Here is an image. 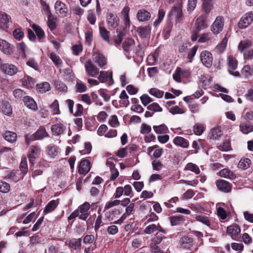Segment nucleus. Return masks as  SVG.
Listing matches in <instances>:
<instances>
[{
  "instance_id": "nucleus-1",
  "label": "nucleus",
  "mask_w": 253,
  "mask_h": 253,
  "mask_svg": "<svg viewBox=\"0 0 253 253\" xmlns=\"http://www.w3.org/2000/svg\"><path fill=\"white\" fill-rule=\"evenodd\" d=\"M49 135L43 126H40L39 128L32 135H25L26 143L29 145L32 141L42 140L45 137H48Z\"/></svg>"
},
{
  "instance_id": "nucleus-2",
  "label": "nucleus",
  "mask_w": 253,
  "mask_h": 253,
  "mask_svg": "<svg viewBox=\"0 0 253 253\" xmlns=\"http://www.w3.org/2000/svg\"><path fill=\"white\" fill-rule=\"evenodd\" d=\"M225 20L222 16H217L211 26V31L214 35L220 34L223 30Z\"/></svg>"
},
{
  "instance_id": "nucleus-3",
  "label": "nucleus",
  "mask_w": 253,
  "mask_h": 253,
  "mask_svg": "<svg viewBox=\"0 0 253 253\" xmlns=\"http://www.w3.org/2000/svg\"><path fill=\"white\" fill-rule=\"evenodd\" d=\"M253 21V12L250 11L245 14L240 19L238 26L241 29H243L249 26Z\"/></svg>"
},
{
  "instance_id": "nucleus-4",
  "label": "nucleus",
  "mask_w": 253,
  "mask_h": 253,
  "mask_svg": "<svg viewBox=\"0 0 253 253\" xmlns=\"http://www.w3.org/2000/svg\"><path fill=\"white\" fill-rule=\"evenodd\" d=\"M41 152V149L39 146L32 145L30 146L28 154V158L32 165L35 164L36 159L40 155Z\"/></svg>"
},
{
  "instance_id": "nucleus-5",
  "label": "nucleus",
  "mask_w": 253,
  "mask_h": 253,
  "mask_svg": "<svg viewBox=\"0 0 253 253\" xmlns=\"http://www.w3.org/2000/svg\"><path fill=\"white\" fill-rule=\"evenodd\" d=\"M169 16L174 15L176 23L180 22L183 19L182 6L181 3L172 7L168 14Z\"/></svg>"
},
{
  "instance_id": "nucleus-6",
  "label": "nucleus",
  "mask_w": 253,
  "mask_h": 253,
  "mask_svg": "<svg viewBox=\"0 0 253 253\" xmlns=\"http://www.w3.org/2000/svg\"><path fill=\"white\" fill-rule=\"evenodd\" d=\"M56 13L59 17L64 18L68 14V8L66 4L60 0L56 1L54 5Z\"/></svg>"
},
{
  "instance_id": "nucleus-7",
  "label": "nucleus",
  "mask_w": 253,
  "mask_h": 253,
  "mask_svg": "<svg viewBox=\"0 0 253 253\" xmlns=\"http://www.w3.org/2000/svg\"><path fill=\"white\" fill-rule=\"evenodd\" d=\"M92 60L94 63L102 69L107 64V58L99 51H95L92 53Z\"/></svg>"
},
{
  "instance_id": "nucleus-8",
  "label": "nucleus",
  "mask_w": 253,
  "mask_h": 253,
  "mask_svg": "<svg viewBox=\"0 0 253 253\" xmlns=\"http://www.w3.org/2000/svg\"><path fill=\"white\" fill-rule=\"evenodd\" d=\"M85 71L88 75L95 77L99 74L98 68L90 59H88L84 64Z\"/></svg>"
},
{
  "instance_id": "nucleus-9",
  "label": "nucleus",
  "mask_w": 253,
  "mask_h": 253,
  "mask_svg": "<svg viewBox=\"0 0 253 253\" xmlns=\"http://www.w3.org/2000/svg\"><path fill=\"white\" fill-rule=\"evenodd\" d=\"M99 74L98 79L101 83H106L108 86L114 84L112 72L108 74L107 71H101Z\"/></svg>"
},
{
  "instance_id": "nucleus-10",
  "label": "nucleus",
  "mask_w": 253,
  "mask_h": 253,
  "mask_svg": "<svg viewBox=\"0 0 253 253\" xmlns=\"http://www.w3.org/2000/svg\"><path fill=\"white\" fill-rule=\"evenodd\" d=\"M200 60L203 64L207 68H210L212 64V55L209 51L204 50L200 54Z\"/></svg>"
},
{
  "instance_id": "nucleus-11",
  "label": "nucleus",
  "mask_w": 253,
  "mask_h": 253,
  "mask_svg": "<svg viewBox=\"0 0 253 253\" xmlns=\"http://www.w3.org/2000/svg\"><path fill=\"white\" fill-rule=\"evenodd\" d=\"M0 70L5 74L13 76L18 72L17 67L13 64L9 63L1 64Z\"/></svg>"
},
{
  "instance_id": "nucleus-12",
  "label": "nucleus",
  "mask_w": 253,
  "mask_h": 253,
  "mask_svg": "<svg viewBox=\"0 0 253 253\" xmlns=\"http://www.w3.org/2000/svg\"><path fill=\"white\" fill-rule=\"evenodd\" d=\"M90 209V204L88 202H85L80 206L77 211H79V218L80 219L85 220L89 215V210Z\"/></svg>"
},
{
  "instance_id": "nucleus-13",
  "label": "nucleus",
  "mask_w": 253,
  "mask_h": 253,
  "mask_svg": "<svg viewBox=\"0 0 253 253\" xmlns=\"http://www.w3.org/2000/svg\"><path fill=\"white\" fill-rule=\"evenodd\" d=\"M107 23L109 29H114L119 25V18L116 15L109 13L107 16Z\"/></svg>"
},
{
  "instance_id": "nucleus-14",
  "label": "nucleus",
  "mask_w": 253,
  "mask_h": 253,
  "mask_svg": "<svg viewBox=\"0 0 253 253\" xmlns=\"http://www.w3.org/2000/svg\"><path fill=\"white\" fill-rule=\"evenodd\" d=\"M207 17L205 15H201L199 16L195 21V29L198 31H201L208 27L207 23Z\"/></svg>"
},
{
  "instance_id": "nucleus-15",
  "label": "nucleus",
  "mask_w": 253,
  "mask_h": 253,
  "mask_svg": "<svg viewBox=\"0 0 253 253\" xmlns=\"http://www.w3.org/2000/svg\"><path fill=\"white\" fill-rule=\"evenodd\" d=\"M215 184L218 189L223 192L229 193L231 191L230 183L225 180L218 179L216 181Z\"/></svg>"
},
{
  "instance_id": "nucleus-16",
  "label": "nucleus",
  "mask_w": 253,
  "mask_h": 253,
  "mask_svg": "<svg viewBox=\"0 0 253 253\" xmlns=\"http://www.w3.org/2000/svg\"><path fill=\"white\" fill-rule=\"evenodd\" d=\"M240 232L241 228L239 226L236 224L229 226L227 229L228 234L231 236L232 239L235 240H237Z\"/></svg>"
},
{
  "instance_id": "nucleus-17",
  "label": "nucleus",
  "mask_w": 253,
  "mask_h": 253,
  "mask_svg": "<svg viewBox=\"0 0 253 253\" xmlns=\"http://www.w3.org/2000/svg\"><path fill=\"white\" fill-rule=\"evenodd\" d=\"M0 50L5 54L10 55L13 52V47L6 41L0 39Z\"/></svg>"
},
{
  "instance_id": "nucleus-18",
  "label": "nucleus",
  "mask_w": 253,
  "mask_h": 253,
  "mask_svg": "<svg viewBox=\"0 0 253 253\" xmlns=\"http://www.w3.org/2000/svg\"><path fill=\"white\" fill-rule=\"evenodd\" d=\"M154 151L153 157L156 159L159 158L162 155L164 150L163 149L160 148L158 145H155L151 147H149L147 149L148 154L151 155V153Z\"/></svg>"
},
{
  "instance_id": "nucleus-19",
  "label": "nucleus",
  "mask_w": 253,
  "mask_h": 253,
  "mask_svg": "<svg viewBox=\"0 0 253 253\" xmlns=\"http://www.w3.org/2000/svg\"><path fill=\"white\" fill-rule=\"evenodd\" d=\"M151 17V13L144 9L139 10L136 14V18L139 22L149 21Z\"/></svg>"
},
{
  "instance_id": "nucleus-20",
  "label": "nucleus",
  "mask_w": 253,
  "mask_h": 253,
  "mask_svg": "<svg viewBox=\"0 0 253 253\" xmlns=\"http://www.w3.org/2000/svg\"><path fill=\"white\" fill-rule=\"evenodd\" d=\"M90 163L87 160H82L79 166V173L85 174L89 172L90 169Z\"/></svg>"
},
{
  "instance_id": "nucleus-21",
  "label": "nucleus",
  "mask_w": 253,
  "mask_h": 253,
  "mask_svg": "<svg viewBox=\"0 0 253 253\" xmlns=\"http://www.w3.org/2000/svg\"><path fill=\"white\" fill-rule=\"evenodd\" d=\"M23 101L24 103V104L29 109H31L34 111H36L38 110V108L36 102L34 100V99L30 96H24Z\"/></svg>"
},
{
  "instance_id": "nucleus-22",
  "label": "nucleus",
  "mask_w": 253,
  "mask_h": 253,
  "mask_svg": "<svg viewBox=\"0 0 253 253\" xmlns=\"http://www.w3.org/2000/svg\"><path fill=\"white\" fill-rule=\"evenodd\" d=\"M51 129L53 135H60L64 133L66 127L61 123H57L52 125Z\"/></svg>"
},
{
  "instance_id": "nucleus-23",
  "label": "nucleus",
  "mask_w": 253,
  "mask_h": 253,
  "mask_svg": "<svg viewBox=\"0 0 253 253\" xmlns=\"http://www.w3.org/2000/svg\"><path fill=\"white\" fill-rule=\"evenodd\" d=\"M136 31L140 38H147L150 36L151 28L149 25L140 26L137 28Z\"/></svg>"
},
{
  "instance_id": "nucleus-24",
  "label": "nucleus",
  "mask_w": 253,
  "mask_h": 253,
  "mask_svg": "<svg viewBox=\"0 0 253 253\" xmlns=\"http://www.w3.org/2000/svg\"><path fill=\"white\" fill-rule=\"evenodd\" d=\"M81 238H73L69 241L68 247L71 252L80 250L81 247Z\"/></svg>"
},
{
  "instance_id": "nucleus-25",
  "label": "nucleus",
  "mask_w": 253,
  "mask_h": 253,
  "mask_svg": "<svg viewBox=\"0 0 253 253\" xmlns=\"http://www.w3.org/2000/svg\"><path fill=\"white\" fill-rule=\"evenodd\" d=\"M21 83L23 86L26 87L27 88H33L36 84V81L33 78L28 76H25L21 79Z\"/></svg>"
},
{
  "instance_id": "nucleus-26",
  "label": "nucleus",
  "mask_w": 253,
  "mask_h": 253,
  "mask_svg": "<svg viewBox=\"0 0 253 253\" xmlns=\"http://www.w3.org/2000/svg\"><path fill=\"white\" fill-rule=\"evenodd\" d=\"M134 41L132 39H127L123 43V48L125 51L129 53L134 49Z\"/></svg>"
},
{
  "instance_id": "nucleus-27",
  "label": "nucleus",
  "mask_w": 253,
  "mask_h": 253,
  "mask_svg": "<svg viewBox=\"0 0 253 253\" xmlns=\"http://www.w3.org/2000/svg\"><path fill=\"white\" fill-rule=\"evenodd\" d=\"M171 226H177L182 224L185 220L184 216L181 215H172L169 217Z\"/></svg>"
},
{
  "instance_id": "nucleus-28",
  "label": "nucleus",
  "mask_w": 253,
  "mask_h": 253,
  "mask_svg": "<svg viewBox=\"0 0 253 253\" xmlns=\"http://www.w3.org/2000/svg\"><path fill=\"white\" fill-rule=\"evenodd\" d=\"M173 142L175 145L183 148H187L189 146V141L181 136H176L174 138Z\"/></svg>"
},
{
  "instance_id": "nucleus-29",
  "label": "nucleus",
  "mask_w": 253,
  "mask_h": 253,
  "mask_svg": "<svg viewBox=\"0 0 253 253\" xmlns=\"http://www.w3.org/2000/svg\"><path fill=\"white\" fill-rule=\"evenodd\" d=\"M59 203L58 200H53L50 201L45 207L43 213L47 214L53 211L56 208Z\"/></svg>"
},
{
  "instance_id": "nucleus-30",
  "label": "nucleus",
  "mask_w": 253,
  "mask_h": 253,
  "mask_svg": "<svg viewBox=\"0 0 253 253\" xmlns=\"http://www.w3.org/2000/svg\"><path fill=\"white\" fill-rule=\"evenodd\" d=\"M219 175L230 179H234L236 177V175L228 169H223L220 170Z\"/></svg>"
},
{
  "instance_id": "nucleus-31",
  "label": "nucleus",
  "mask_w": 253,
  "mask_h": 253,
  "mask_svg": "<svg viewBox=\"0 0 253 253\" xmlns=\"http://www.w3.org/2000/svg\"><path fill=\"white\" fill-rule=\"evenodd\" d=\"M227 63L228 66V70H235L238 66V61L233 55H229L227 57Z\"/></svg>"
},
{
  "instance_id": "nucleus-32",
  "label": "nucleus",
  "mask_w": 253,
  "mask_h": 253,
  "mask_svg": "<svg viewBox=\"0 0 253 253\" xmlns=\"http://www.w3.org/2000/svg\"><path fill=\"white\" fill-rule=\"evenodd\" d=\"M2 112L7 116H10L12 113V109L9 103L6 100H3L1 103Z\"/></svg>"
},
{
  "instance_id": "nucleus-33",
  "label": "nucleus",
  "mask_w": 253,
  "mask_h": 253,
  "mask_svg": "<svg viewBox=\"0 0 253 253\" xmlns=\"http://www.w3.org/2000/svg\"><path fill=\"white\" fill-rule=\"evenodd\" d=\"M3 136L5 140L10 143L15 142L17 139L16 133L11 131H6L3 134Z\"/></svg>"
},
{
  "instance_id": "nucleus-34",
  "label": "nucleus",
  "mask_w": 253,
  "mask_h": 253,
  "mask_svg": "<svg viewBox=\"0 0 253 253\" xmlns=\"http://www.w3.org/2000/svg\"><path fill=\"white\" fill-rule=\"evenodd\" d=\"M47 25L48 28L50 29L51 31H53L56 28L57 24L56 20L57 18L53 16V15H49L47 16Z\"/></svg>"
},
{
  "instance_id": "nucleus-35",
  "label": "nucleus",
  "mask_w": 253,
  "mask_h": 253,
  "mask_svg": "<svg viewBox=\"0 0 253 253\" xmlns=\"http://www.w3.org/2000/svg\"><path fill=\"white\" fill-rule=\"evenodd\" d=\"M130 8L128 6H126L122 11V14L123 16L124 23L126 26H129L130 19L129 16Z\"/></svg>"
},
{
  "instance_id": "nucleus-36",
  "label": "nucleus",
  "mask_w": 253,
  "mask_h": 253,
  "mask_svg": "<svg viewBox=\"0 0 253 253\" xmlns=\"http://www.w3.org/2000/svg\"><path fill=\"white\" fill-rule=\"evenodd\" d=\"M99 34L101 38L108 43H110V32L106 28L99 26Z\"/></svg>"
},
{
  "instance_id": "nucleus-37",
  "label": "nucleus",
  "mask_w": 253,
  "mask_h": 253,
  "mask_svg": "<svg viewBox=\"0 0 253 253\" xmlns=\"http://www.w3.org/2000/svg\"><path fill=\"white\" fill-rule=\"evenodd\" d=\"M181 247L188 249L193 245V240L188 237H183L180 240Z\"/></svg>"
},
{
  "instance_id": "nucleus-38",
  "label": "nucleus",
  "mask_w": 253,
  "mask_h": 253,
  "mask_svg": "<svg viewBox=\"0 0 253 253\" xmlns=\"http://www.w3.org/2000/svg\"><path fill=\"white\" fill-rule=\"evenodd\" d=\"M32 28L35 32L40 41H41L45 38V33L43 30L39 26L33 24L32 26Z\"/></svg>"
},
{
  "instance_id": "nucleus-39",
  "label": "nucleus",
  "mask_w": 253,
  "mask_h": 253,
  "mask_svg": "<svg viewBox=\"0 0 253 253\" xmlns=\"http://www.w3.org/2000/svg\"><path fill=\"white\" fill-rule=\"evenodd\" d=\"M228 42V38L225 36L221 41V42L217 45L216 46L215 49L216 51L219 53H221L223 52L225 50L226 47L227 46V43Z\"/></svg>"
},
{
  "instance_id": "nucleus-40",
  "label": "nucleus",
  "mask_w": 253,
  "mask_h": 253,
  "mask_svg": "<svg viewBox=\"0 0 253 253\" xmlns=\"http://www.w3.org/2000/svg\"><path fill=\"white\" fill-rule=\"evenodd\" d=\"M49 57L57 67H59L62 64V61L60 57L54 52H51Z\"/></svg>"
},
{
  "instance_id": "nucleus-41",
  "label": "nucleus",
  "mask_w": 253,
  "mask_h": 253,
  "mask_svg": "<svg viewBox=\"0 0 253 253\" xmlns=\"http://www.w3.org/2000/svg\"><path fill=\"white\" fill-rule=\"evenodd\" d=\"M251 165V161L249 158H242L239 161L238 167L240 169H246L249 168Z\"/></svg>"
},
{
  "instance_id": "nucleus-42",
  "label": "nucleus",
  "mask_w": 253,
  "mask_h": 253,
  "mask_svg": "<svg viewBox=\"0 0 253 253\" xmlns=\"http://www.w3.org/2000/svg\"><path fill=\"white\" fill-rule=\"evenodd\" d=\"M172 26L173 24L172 22L169 21L167 23L163 31V34L165 39H167L169 37Z\"/></svg>"
},
{
  "instance_id": "nucleus-43",
  "label": "nucleus",
  "mask_w": 253,
  "mask_h": 253,
  "mask_svg": "<svg viewBox=\"0 0 253 253\" xmlns=\"http://www.w3.org/2000/svg\"><path fill=\"white\" fill-rule=\"evenodd\" d=\"M212 38V34L210 32H208L202 34L198 39V42L201 43L209 42L211 41Z\"/></svg>"
},
{
  "instance_id": "nucleus-44",
  "label": "nucleus",
  "mask_w": 253,
  "mask_h": 253,
  "mask_svg": "<svg viewBox=\"0 0 253 253\" xmlns=\"http://www.w3.org/2000/svg\"><path fill=\"white\" fill-rule=\"evenodd\" d=\"M195 218L197 221H199L209 227L211 226V221L208 216L203 215H196L195 217Z\"/></svg>"
},
{
  "instance_id": "nucleus-45",
  "label": "nucleus",
  "mask_w": 253,
  "mask_h": 253,
  "mask_svg": "<svg viewBox=\"0 0 253 253\" xmlns=\"http://www.w3.org/2000/svg\"><path fill=\"white\" fill-rule=\"evenodd\" d=\"M252 45V42L248 40L241 41L238 45V49L242 52L245 49L250 47Z\"/></svg>"
},
{
  "instance_id": "nucleus-46",
  "label": "nucleus",
  "mask_w": 253,
  "mask_h": 253,
  "mask_svg": "<svg viewBox=\"0 0 253 253\" xmlns=\"http://www.w3.org/2000/svg\"><path fill=\"white\" fill-rule=\"evenodd\" d=\"M240 130L243 133L248 134L253 131V126L249 124H241L240 125Z\"/></svg>"
},
{
  "instance_id": "nucleus-47",
  "label": "nucleus",
  "mask_w": 253,
  "mask_h": 253,
  "mask_svg": "<svg viewBox=\"0 0 253 253\" xmlns=\"http://www.w3.org/2000/svg\"><path fill=\"white\" fill-rule=\"evenodd\" d=\"M36 86L41 93H44L50 89V84L47 82H44L42 84H37Z\"/></svg>"
},
{
  "instance_id": "nucleus-48",
  "label": "nucleus",
  "mask_w": 253,
  "mask_h": 253,
  "mask_svg": "<svg viewBox=\"0 0 253 253\" xmlns=\"http://www.w3.org/2000/svg\"><path fill=\"white\" fill-rule=\"evenodd\" d=\"M185 169L194 172L196 174H198L200 172V170L198 166L192 163H188L185 166Z\"/></svg>"
},
{
  "instance_id": "nucleus-49",
  "label": "nucleus",
  "mask_w": 253,
  "mask_h": 253,
  "mask_svg": "<svg viewBox=\"0 0 253 253\" xmlns=\"http://www.w3.org/2000/svg\"><path fill=\"white\" fill-rule=\"evenodd\" d=\"M5 179H10L17 182L19 180V177L17 176L16 172L13 171H6L4 177Z\"/></svg>"
},
{
  "instance_id": "nucleus-50",
  "label": "nucleus",
  "mask_w": 253,
  "mask_h": 253,
  "mask_svg": "<svg viewBox=\"0 0 253 253\" xmlns=\"http://www.w3.org/2000/svg\"><path fill=\"white\" fill-rule=\"evenodd\" d=\"M48 154L51 157H54L57 155V147L56 146L49 145L46 148Z\"/></svg>"
},
{
  "instance_id": "nucleus-51",
  "label": "nucleus",
  "mask_w": 253,
  "mask_h": 253,
  "mask_svg": "<svg viewBox=\"0 0 253 253\" xmlns=\"http://www.w3.org/2000/svg\"><path fill=\"white\" fill-rule=\"evenodd\" d=\"M153 128L157 134L165 133L168 130L167 127L164 124L159 126H154Z\"/></svg>"
},
{
  "instance_id": "nucleus-52",
  "label": "nucleus",
  "mask_w": 253,
  "mask_h": 253,
  "mask_svg": "<svg viewBox=\"0 0 253 253\" xmlns=\"http://www.w3.org/2000/svg\"><path fill=\"white\" fill-rule=\"evenodd\" d=\"M158 224H151L146 226L144 230V232L146 234H151L157 231Z\"/></svg>"
},
{
  "instance_id": "nucleus-53",
  "label": "nucleus",
  "mask_w": 253,
  "mask_h": 253,
  "mask_svg": "<svg viewBox=\"0 0 253 253\" xmlns=\"http://www.w3.org/2000/svg\"><path fill=\"white\" fill-rule=\"evenodd\" d=\"M93 40V32L91 29L87 30L85 33V43L90 45Z\"/></svg>"
},
{
  "instance_id": "nucleus-54",
  "label": "nucleus",
  "mask_w": 253,
  "mask_h": 253,
  "mask_svg": "<svg viewBox=\"0 0 253 253\" xmlns=\"http://www.w3.org/2000/svg\"><path fill=\"white\" fill-rule=\"evenodd\" d=\"M204 126L199 123L195 124L193 126L194 132L197 135H201L204 132Z\"/></svg>"
},
{
  "instance_id": "nucleus-55",
  "label": "nucleus",
  "mask_w": 253,
  "mask_h": 253,
  "mask_svg": "<svg viewBox=\"0 0 253 253\" xmlns=\"http://www.w3.org/2000/svg\"><path fill=\"white\" fill-rule=\"evenodd\" d=\"M212 136L214 139H218L223 134L221 127L219 126L215 127L211 130Z\"/></svg>"
},
{
  "instance_id": "nucleus-56",
  "label": "nucleus",
  "mask_w": 253,
  "mask_h": 253,
  "mask_svg": "<svg viewBox=\"0 0 253 253\" xmlns=\"http://www.w3.org/2000/svg\"><path fill=\"white\" fill-rule=\"evenodd\" d=\"M203 6L204 12L206 14H209L212 8V3L211 0L203 1Z\"/></svg>"
},
{
  "instance_id": "nucleus-57",
  "label": "nucleus",
  "mask_w": 253,
  "mask_h": 253,
  "mask_svg": "<svg viewBox=\"0 0 253 253\" xmlns=\"http://www.w3.org/2000/svg\"><path fill=\"white\" fill-rule=\"evenodd\" d=\"M152 166L153 170L160 171L163 168L162 162L158 159H155L152 162Z\"/></svg>"
},
{
  "instance_id": "nucleus-58",
  "label": "nucleus",
  "mask_w": 253,
  "mask_h": 253,
  "mask_svg": "<svg viewBox=\"0 0 253 253\" xmlns=\"http://www.w3.org/2000/svg\"><path fill=\"white\" fill-rule=\"evenodd\" d=\"M109 125L113 127H117L120 126V123L116 115H114L111 116L109 120Z\"/></svg>"
},
{
  "instance_id": "nucleus-59",
  "label": "nucleus",
  "mask_w": 253,
  "mask_h": 253,
  "mask_svg": "<svg viewBox=\"0 0 253 253\" xmlns=\"http://www.w3.org/2000/svg\"><path fill=\"white\" fill-rule=\"evenodd\" d=\"M10 189V186L8 183L0 181V191L3 193H8Z\"/></svg>"
},
{
  "instance_id": "nucleus-60",
  "label": "nucleus",
  "mask_w": 253,
  "mask_h": 253,
  "mask_svg": "<svg viewBox=\"0 0 253 253\" xmlns=\"http://www.w3.org/2000/svg\"><path fill=\"white\" fill-rule=\"evenodd\" d=\"M182 73V69L180 67H177L172 76L174 80L178 83L181 82Z\"/></svg>"
},
{
  "instance_id": "nucleus-61",
  "label": "nucleus",
  "mask_w": 253,
  "mask_h": 253,
  "mask_svg": "<svg viewBox=\"0 0 253 253\" xmlns=\"http://www.w3.org/2000/svg\"><path fill=\"white\" fill-rule=\"evenodd\" d=\"M149 93L152 95L159 98H162L164 94V91L156 88H151L149 91Z\"/></svg>"
},
{
  "instance_id": "nucleus-62",
  "label": "nucleus",
  "mask_w": 253,
  "mask_h": 253,
  "mask_svg": "<svg viewBox=\"0 0 253 253\" xmlns=\"http://www.w3.org/2000/svg\"><path fill=\"white\" fill-rule=\"evenodd\" d=\"M0 18L4 21V24L6 28L9 26V23L11 22V17L6 13H1L0 14Z\"/></svg>"
},
{
  "instance_id": "nucleus-63",
  "label": "nucleus",
  "mask_w": 253,
  "mask_h": 253,
  "mask_svg": "<svg viewBox=\"0 0 253 253\" xmlns=\"http://www.w3.org/2000/svg\"><path fill=\"white\" fill-rule=\"evenodd\" d=\"M13 35L15 39L20 41L24 37V32L21 29H16L13 32Z\"/></svg>"
},
{
  "instance_id": "nucleus-64",
  "label": "nucleus",
  "mask_w": 253,
  "mask_h": 253,
  "mask_svg": "<svg viewBox=\"0 0 253 253\" xmlns=\"http://www.w3.org/2000/svg\"><path fill=\"white\" fill-rule=\"evenodd\" d=\"M241 74L246 78L250 76L253 73L251 70V66L245 65L241 71Z\"/></svg>"
}]
</instances>
